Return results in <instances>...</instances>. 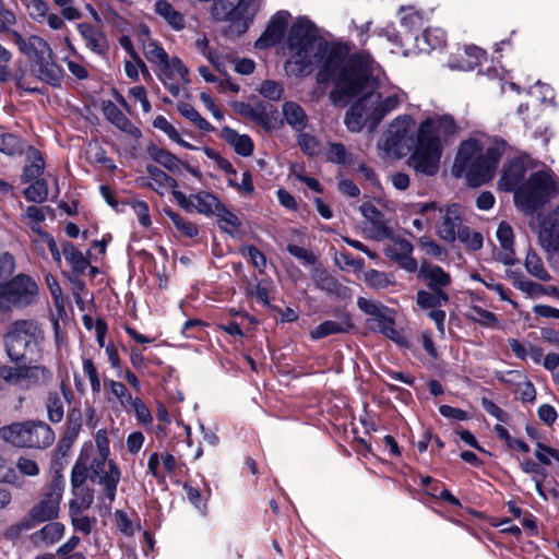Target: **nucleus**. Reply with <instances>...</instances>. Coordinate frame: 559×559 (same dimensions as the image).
I'll return each instance as SVG.
<instances>
[{
  "instance_id": "obj_1",
  "label": "nucleus",
  "mask_w": 559,
  "mask_h": 559,
  "mask_svg": "<svg viewBox=\"0 0 559 559\" xmlns=\"http://www.w3.org/2000/svg\"><path fill=\"white\" fill-rule=\"evenodd\" d=\"M374 61L368 52L349 57L332 50L317 74V83L332 81L335 88L330 99L335 106H346L356 96H361L370 110L371 129L406 102V94L397 86L380 84L374 76Z\"/></svg>"
},
{
  "instance_id": "obj_2",
  "label": "nucleus",
  "mask_w": 559,
  "mask_h": 559,
  "mask_svg": "<svg viewBox=\"0 0 559 559\" xmlns=\"http://www.w3.org/2000/svg\"><path fill=\"white\" fill-rule=\"evenodd\" d=\"M45 332L41 325L32 319L13 321L3 335L4 352L15 366H0V379L21 391H31L49 385L53 372L37 361L43 356Z\"/></svg>"
},
{
  "instance_id": "obj_3",
  "label": "nucleus",
  "mask_w": 559,
  "mask_h": 559,
  "mask_svg": "<svg viewBox=\"0 0 559 559\" xmlns=\"http://www.w3.org/2000/svg\"><path fill=\"white\" fill-rule=\"evenodd\" d=\"M507 147L502 139L469 138L459 147L452 174L464 177L471 187L485 185L493 178Z\"/></svg>"
},
{
  "instance_id": "obj_4",
  "label": "nucleus",
  "mask_w": 559,
  "mask_h": 559,
  "mask_svg": "<svg viewBox=\"0 0 559 559\" xmlns=\"http://www.w3.org/2000/svg\"><path fill=\"white\" fill-rule=\"evenodd\" d=\"M287 48L290 58L286 71L296 78L306 76L312 71V64L322 58V47L317 40L316 28L307 20H298L289 29Z\"/></svg>"
},
{
  "instance_id": "obj_5",
  "label": "nucleus",
  "mask_w": 559,
  "mask_h": 559,
  "mask_svg": "<svg viewBox=\"0 0 559 559\" xmlns=\"http://www.w3.org/2000/svg\"><path fill=\"white\" fill-rule=\"evenodd\" d=\"M559 190V182L550 170L532 174L514 192L515 205L526 214H533Z\"/></svg>"
},
{
  "instance_id": "obj_6",
  "label": "nucleus",
  "mask_w": 559,
  "mask_h": 559,
  "mask_svg": "<svg viewBox=\"0 0 559 559\" xmlns=\"http://www.w3.org/2000/svg\"><path fill=\"white\" fill-rule=\"evenodd\" d=\"M63 490L64 478L57 471L46 490L28 513L15 525V528L19 532L28 531L40 523L56 520L59 516Z\"/></svg>"
},
{
  "instance_id": "obj_7",
  "label": "nucleus",
  "mask_w": 559,
  "mask_h": 559,
  "mask_svg": "<svg viewBox=\"0 0 559 559\" xmlns=\"http://www.w3.org/2000/svg\"><path fill=\"white\" fill-rule=\"evenodd\" d=\"M0 438L19 448L46 449L55 442V432L41 420H24L0 428Z\"/></svg>"
},
{
  "instance_id": "obj_8",
  "label": "nucleus",
  "mask_w": 559,
  "mask_h": 559,
  "mask_svg": "<svg viewBox=\"0 0 559 559\" xmlns=\"http://www.w3.org/2000/svg\"><path fill=\"white\" fill-rule=\"evenodd\" d=\"M258 9L254 0H216L212 14L217 21L229 22L225 29L227 36H240L247 32Z\"/></svg>"
},
{
  "instance_id": "obj_9",
  "label": "nucleus",
  "mask_w": 559,
  "mask_h": 559,
  "mask_svg": "<svg viewBox=\"0 0 559 559\" xmlns=\"http://www.w3.org/2000/svg\"><path fill=\"white\" fill-rule=\"evenodd\" d=\"M416 144L415 121L409 115L393 119L379 141V147L395 157L407 155Z\"/></svg>"
},
{
  "instance_id": "obj_10",
  "label": "nucleus",
  "mask_w": 559,
  "mask_h": 559,
  "mask_svg": "<svg viewBox=\"0 0 559 559\" xmlns=\"http://www.w3.org/2000/svg\"><path fill=\"white\" fill-rule=\"evenodd\" d=\"M37 295L35 281L28 275L19 274L0 285V312L24 309L35 304Z\"/></svg>"
},
{
  "instance_id": "obj_11",
  "label": "nucleus",
  "mask_w": 559,
  "mask_h": 559,
  "mask_svg": "<svg viewBox=\"0 0 559 559\" xmlns=\"http://www.w3.org/2000/svg\"><path fill=\"white\" fill-rule=\"evenodd\" d=\"M437 210L441 214L440 223L437 225L438 236L448 242L455 241L460 229L465 227L462 224V207L457 204H452L447 206L443 211L441 207H438L436 202L418 204V213L420 215H426L429 212Z\"/></svg>"
},
{
  "instance_id": "obj_12",
  "label": "nucleus",
  "mask_w": 559,
  "mask_h": 559,
  "mask_svg": "<svg viewBox=\"0 0 559 559\" xmlns=\"http://www.w3.org/2000/svg\"><path fill=\"white\" fill-rule=\"evenodd\" d=\"M413 150L409 162L414 169L428 176L435 175L439 169L441 144L417 135Z\"/></svg>"
},
{
  "instance_id": "obj_13",
  "label": "nucleus",
  "mask_w": 559,
  "mask_h": 559,
  "mask_svg": "<svg viewBox=\"0 0 559 559\" xmlns=\"http://www.w3.org/2000/svg\"><path fill=\"white\" fill-rule=\"evenodd\" d=\"M173 195L178 205L187 212L197 211L202 215L212 216L223 209V203L209 191L186 195L179 190H174Z\"/></svg>"
},
{
  "instance_id": "obj_14",
  "label": "nucleus",
  "mask_w": 559,
  "mask_h": 559,
  "mask_svg": "<svg viewBox=\"0 0 559 559\" xmlns=\"http://www.w3.org/2000/svg\"><path fill=\"white\" fill-rule=\"evenodd\" d=\"M157 78L173 96L180 93V83H188L189 71L182 61L177 58H168L166 62L155 69Z\"/></svg>"
},
{
  "instance_id": "obj_15",
  "label": "nucleus",
  "mask_w": 559,
  "mask_h": 559,
  "mask_svg": "<svg viewBox=\"0 0 559 559\" xmlns=\"http://www.w3.org/2000/svg\"><path fill=\"white\" fill-rule=\"evenodd\" d=\"M388 239L389 242L384 248L385 257L395 262L401 269L411 273L416 272L418 262L412 255L413 245L405 238L392 237L391 235Z\"/></svg>"
},
{
  "instance_id": "obj_16",
  "label": "nucleus",
  "mask_w": 559,
  "mask_h": 559,
  "mask_svg": "<svg viewBox=\"0 0 559 559\" xmlns=\"http://www.w3.org/2000/svg\"><path fill=\"white\" fill-rule=\"evenodd\" d=\"M456 132V124L452 117L448 115L433 116L426 118L417 130V135L430 139L442 145V138L452 135Z\"/></svg>"
},
{
  "instance_id": "obj_17",
  "label": "nucleus",
  "mask_w": 559,
  "mask_h": 559,
  "mask_svg": "<svg viewBox=\"0 0 559 559\" xmlns=\"http://www.w3.org/2000/svg\"><path fill=\"white\" fill-rule=\"evenodd\" d=\"M538 241L548 258L559 252V205L543 219Z\"/></svg>"
},
{
  "instance_id": "obj_18",
  "label": "nucleus",
  "mask_w": 559,
  "mask_h": 559,
  "mask_svg": "<svg viewBox=\"0 0 559 559\" xmlns=\"http://www.w3.org/2000/svg\"><path fill=\"white\" fill-rule=\"evenodd\" d=\"M12 40L22 53L35 61L52 56V50L48 43L37 35L24 37L20 33L13 32Z\"/></svg>"
},
{
  "instance_id": "obj_19",
  "label": "nucleus",
  "mask_w": 559,
  "mask_h": 559,
  "mask_svg": "<svg viewBox=\"0 0 559 559\" xmlns=\"http://www.w3.org/2000/svg\"><path fill=\"white\" fill-rule=\"evenodd\" d=\"M417 271L418 278L424 281L430 290L447 292L445 288L452 283L451 276L448 272H445L441 266L432 264L426 260L421 261Z\"/></svg>"
},
{
  "instance_id": "obj_20",
  "label": "nucleus",
  "mask_w": 559,
  "mask_h": 559,
  "mask_svg": "<svg viewBox=\"0 0 559 559\" xmlns=\"http://www.w3.org/2000/svg\"><path fill=\"white\" fill-rule=\"evenodd\" d=\"M288 13L285 11L277 12L270 21L266 29L255 41V47L263 49L277 44L287 27Z\"/></svg>"
},
{
  "instance_id": "obj_21",
  "label": "nucleus",
  "mask_w": 559,
  "mask_h": 559,
  "mask_svg": "<svg viewBox=\"0 0 559 559\" xmlns=\"http://www.w3.org/2000/svg\"><path fill=\"white\" fill-rule=\"evenodd\" d=\"M526 168L522 157L514 158L506 164L499 187L503 191H514L521 186L525 177Z\"/></svg>"
},
{
  "instance_id": "obj_22",
  "label": "nucleus",
  "mask_w": 559,
  "mask_h": 559,
  "mask_svg": "<svg viewBox=\"0 0 559 559\" xmlns=\"http://www.w3.org/2000/svg\"><path fill=\"white\" fill-rule=\"evenodd\" d=\"M353 328V322L348 313H341L336 320H326L309 333L311 340H321L329 335L347 333Z\"/></svg>"
},
{
  "instance_id": "obj_23",
  "label": "nucleus",
  "mask_w": 559,
  "mask_h": 559,
  "mask_svg": "<svg viewBox=\"0 0 559 559\" xmlns=\"http://www.w3.org/2000/svg\"><path fill=\"white\" fill-rule=\"evenodd\" d=\"M370 110L368 106L365 104L362 97L352 105L349 110L347 111L344 122L347 129L352 132H359L361 129L367 126L371 129V117Z\"/></svg>"
},
{
  "instance_id": "obj_24",
  "label": "nucleus",
  "mask_w": 559,
  "mask_h": 559,
  "mask_svg": "<svg viewBox=\"0 0 559 559\" xmlns=\"http://www.w3.org/2000/svg\"><path fill=\"white\" fill-rule=\"evenodd\" d=\"M49 523L29 535V540L35 547H49L59 542L66 531L62 523L48 521Z\"/></svg>"
},
{
  "instance_id": "obj_25",
  "label": "nucleus",
  "mask_w": 559,
  "mask_h": 559,
  "mask_svg": "<svg viewBox=\"0 0 559 559\" xmlns=\"http://www.w3.org/2000/svg\"><path fill=\"white\" fill-rule=\"evenodd\" d=\"M80 35L85 41L86 48L97 55H105L108 50V40L105 34L88 23L78 25Z\"/></svg>"
},
{
  "instance_id": "obj_26",
  "label": "nucleus",
  "mask_w": 559,
  "mask_h": 559,
  "mask_svg": "<svg viewBox=\"0 0 559 559\" xmlns=\"http://www.w3.org/2000/svg\"><path fill=\"white\" fill-rule=\"evenodd\" d=\"M359 210L361 215L372 225L377 240L389 238L392 235L383 214L371 202L362 203Z\"/></svg>"
},
{
  "instance_id": "obj_27",
  "label": "nucleus",
  "mask_w": 559,
  "mask_h": 559,
  "mask_svg": "<svg viewBox=\"0 0 559 559\" xmlns=\"http://www.w3.org/2000/svg\"><path fill=\"white\" fill-rule=\"evenodd\" d=\"M32 71L40 81L51 86H59L61 83L63 72L53 62L52 56L35 61Z\"/></svg>"
},
{
  "instance_id": "obj_28",
  "label": "nucleus",
  "mask_w": 559,
  "mask_h": 559,
  "mask_svg": "<svg viewBox=\"0 0 559 559\" xmlns=\"http://www.w3.org/2000/svg\"><path fill=\"white\" fill-rule=\"evenodd\" d=\"M121 473L117 464L108 462V468L97 476H90L91 480L104 486L105 497L109 504L115 500L117 486L120 481Z\"/></svg>"
},
{
  "instance_id": "obj_29",
  "label": "nucleus",
  "mask_w": 559,
  "mask_h": 559,
  "mask_svg": "<svg viewBox=\"0 0 559 559\" xmlns=\"http://www.w3.org/2000/svg\"><path fill=\"white\" fill-rule=\"evenodd\" d=\"M146 173L148 175L150 181L143 182V186L153 189L160 195L164 194V189L170 188L173 191L177 190V180L159 169L157 166L147 165Z\"/></svg>"
},
{
  "instance_id": "obj_30",
  "label": "nucleus",
  "mask_w": 559,
  "mask_h": 559,
  "mask_svg": "<svg viewBox=\"0 0 559 559\" xmlns=\"http://www.w3.org/2000/svg\"><path fill=\"white\" fill-rule=\"evenodd\" d=\"M221 138L234 147L235 152L241 156H250L253 152V142L247 134H239L229 127H224L221 131Z\"/></svg>"
},
{
  "instance_id": "obj_31",
  "label": "nucleus",
  "mask_w": 559,
  "mask_h": 559,
  "mask_svg": "<svg viewBox=\"0 0 559 559\" xmlns=\"http://www.w3.org/2000/svg\"><path fill=\"white\" fill-rule=\"evenodd\" d=\"M284 120L296 131H302L308 126V116L305 109L296 102H285L282 106Z\"/></svg>"
},
{
  "instance_id": "obj_32",
  "label": "nucleus",
  "mask_w": 559,
  "mask_h": 559,
  "mask_svg": "<svg viewBox=\"0 0 559 559\" xmlns=\"http://www.w3.org/2000/svg\"><path fill=\"white\" fill-rule=\"evenodd\" d=\"M26 165L24 166L21 180L23 182H31L38 179L45 168L44 158L38 150L29 146L26 151Z\"/></svg>"
},
{
  "instance_id": "obj_33",
  "label": "nucleus",
  "mask_w": 559,
  "mask_h": 559,
  "mask_svg": "<svg viewBox=\"0 0 559 559\" xmlns=\"http://www.w3.org/2000/svg\"><path fill=\"white\" fill-rule=\"evenodd\" d=\"M103 112L105 117L118 129L129 134L139 133L138 128L126 117V115L111 100L103 103Z\"/></svg>"
},
{
  "instance_id": "obj_34",
  "label": "nucleus",
  "mask_w": 559,
  "mask_h": 559,
  "mask_svg": "<svg viewBox=\"0 0 559 559\" xmlns=\"http://www.w3.org/2000/svg\"><path fill=\"white\" fill-rule=\"evenodd\" d=\"M155 13L167 22L175 31L185 28V16L177 11L169 2L159 0L155 3Z\"/></svg>"
},
{
  "instance_id": "obj_35",
  "label": "nucleus",
  "mask_w": 559,
  "mask_h": 559,
  "mask_svg": "<svg viewBox=\"0 0 559 559\" xmlns=\"http://www.w3.org/2000/svg\"><path fill=\"white\" fill-rule=\"evenodd\" d=\"M450 300L449 294L441 290L420 289L416 294V304L420 309H436L447 305Z\"/></svg>"
},
{
  "instance_id": "obj_36",
  "label": "nucleus",
  "mask_w": 559,
  "mask_h": 559,
  "mask_svg": "<svg viewBox=\"0 0 559 559\" xmlns=\"http://www.w3.org/2000/svg\"><path fill=\"white\" fill-rule=\"evenodd\" d=\"M147 153L155 163L159 164L168 171L173 174L180 171V159L169 151L153 145L147 148Z\"/></svg>"
},
{
  "instance_id": "obj_37",
  "label": "nucleus",
  "mask_w": 559,
  "mask_h": 559,
  "mask_svg": "<svg viewBox=\"0 0 559 559\" xmlns=\"http://www.w3.org/2000/svg\"><path fill=\"white\" fill-rule=\"evenodd\" d=\"M61 249L64 259L71 265L73 272L76 274H83L90 265L88 260L83 255V253L69 241H64L61 245Z\"/></svg>"
},
{
  "instance_id": "obj_38",
  "label": "nucleus",
  "mask_w": 559,
  "mask_h": 559,
  "mask_svg": "<svg viewBox=\"0 0 559 559\" xmlns=\"http://www.w3.org/2000/svg\"><path fill=\"white\" fill-rule=\"evenodd\" d=\"M370 329L372 331L380 332L385 337L397 344H403L405 342L402 333L395 329V317L393 310L380 319V321H378L374 325H370Z\"/></svg>"
},
{
  "instance_id": "obj_39",
  "label": "nucleus",
  "mask_w": 559,
  "mask_h": 559,
  "mask_svg": "<svg viewBox=\"0 0 559 559\" xmlns=\"http://www.w3.org/2000/svg\"><path fill=\"white\" fill-rule=\"evenodd\" d=\"M87 450H92V444L85 445L82 450L78 461L72 467L71 472V487L72 490H78L83 487V484L87 479Z\"/></svg>"
},
{
  "instance_id": "obj_40",
  "label": "nucleus",
  "mask_w": 559,
  "mask_h": 559,
  "mask_svg": "<svg viewBox=\"0 0 559 559\" xmlns=\"http://www.w3.org/2000/svg\"><path fill=\"white\" fill-rule=\"evenodd\" d=\"M142 48L145 58L148 60V62L155 66V69L166 62L169 58L165 49L155 40L150 38L142 39Z\"/></svg>"
},
{
  "instance_id": "obj_41",
  "label": "nucleus",
  "mask_w": 559,
  "mask_h": 559,
  "mask_svg": "<svg viewBox=\"0 0 559 559\" xmlns=\"http://www.w3.org/2000/svg\"><path fill=\"white\" fill-rule=\"evenodd\" d=\"M177 109L182 117L191 121L199 130L204 132L213 130L212 124L204 119L192 105L180 102L177 105Z\"/></svg>"
},
{
  "instance_id": "obj_42",
  "label": "nucleus",
  "mask_w": 559,
  "mask_h": 559,
  "mask_svg": "<svg viewBox=\"0 0 559 559\" xmlns=\"http://www.w3.org/2000/svg\"><path fill=\"white\" fill-rule=\"evenodd\" d=\"M527 273L543 282L551 280L550 274L545 269L542 259L534 251H528L524 261Z\"/></svg>"
},
{
  "instance_id": "obj_43",
  "label": "nucleus",
  "mask_w": 559,
  "mask_h": 559,
  "mask_svg": "<svg viewBox=\"0 0 559 559\" xmlns=\"http://www.w3.org/2000/svg\"><path fill=\"white\" fill-rule=\"evenodd\" d=\"M153 127L164 132L171 141L178 143L185 148L188 150H194L195 147L186 142L180 134L178 133L177 129L164 117V116H157L153 120Z\"/></svg>"
},
{
  "instance_id": "obj_44",
  "label": "nucleus",
  "mask_w": 559,
  "mask_h": 559,
  "mask_svg": "<svg viewBox=\"0 0 559 559\" xmlns=\"http://www.w3.org/2000/svg\"><path fill=\"white\" fill-rule=\"evenodd\" d=\"M365 283L374 289H384L394 284V276L378 270H368L364 274Z\"/></svg>"
},
{
  "instance_id": "obj_45",
  "label": "nucleus",
  "mask_w": 559,
  "mask_h": 559,
  "mask_svg": "<svg viewBox=\"0 0 559 559\" xmlns=\"http://www.w3.org/2000/svg\"><path fill=\"white\" fill-rule=\"evenodd\" d=\"M248 118L258 123L259 126H261L265 130L273 129L276 122L274 111H269L266 106H264L263 104L254 105V108L252 109Z\"/></svg>"
},
{
  "instance_id": "obj_46",
  "label": "nucleus",
  "mask_w": 559,
  "mask_h": 559,
  "mask_svg": "<svg viewBox=\"0 0 559 559\" xmlns=\"http://www.w3.org/2000/svg\"><path fill=\"white\" fill-rule=\"evenodd\" d=\"M105 386L109 389L110 393L119 401L120 405L126 411H130V404L134 401V397L131 396L123 383L115 380H106Z\"/></svg>"
},
{
  "instance_id": "obj_47",
  "label": "nucleus",
  "mask_w": 559,
  "mask_h": 559,
  "mask_svg": "<svg viewBox=\"0 0 559 559\" xmlns=\"http://www.w3.org/2000/svg\"><path fill=\"white\" fill-rule=\"evenodd\" d=\"M214 215L218 217L219 228L224 233H227L229 235H234V233L241 225L240 219L234 213L227 210L224 204L222 211H217V213H215Z\"/></svg>"
},
{
  "instance_id": "obj_48",
  "label": "nucleus",
  "mask_w": 559,
  "mask_h": 559,
  "mask_svg": "<svg viewBox=\"0 0 559 559\" xmlns=\"http://www.w3.org/2000/svg\"><path fill=\"white\" fill-rule=\"evenodd\" d=\"M165 213L177 228V230L180 231L183 236L193 238L198 235L199 229L194 223L185 221L178 213L171 210H166Z\"/></svg>"
},
{
  "instance_id": "obj_49",
  "label": "nucleus",
  "mask_w": 559,
  "mask_h": 559,
  "mask_svg": "<svg viewBox=\"0 0 559 559\" xmlns=\"http://www.w3.org/2000/svg\"><path fill=\"white\" fill-rule=\"evenodd\" d=\"M316 285L328 293L341 296L346 289L342 286L336 278L328 274L326 272H320L314 277Z\"/></svg>"
},
{
  "instance_id": "obj_50",
  "label": "nucleus",
  "mask_w": 559,
  "mask_h": 559,
  "mask_svg": "<svg viewBox=\"0 0 559 559\" xmlns=\"http://www.w3.org/2000/svg\"><path fill=\"white\" fill-rule=\"evenodd\" d=\"M69 514L71 518V524L75 531L85 535L91 534L93 526L96 523V519L84 515L83 511H75L74 507H72V511L69 510Z\"/></svg>"
},
{
  "instance_id": "obj_51",
  "label": "nucleus",
  "mask_w": 559,
  "mask_h": 559,
  "mask_svg": "<svg viewBox=\"0 0 559 559\" xmlns=\"http://www.w3.org/2000/svg\"><path fill=\"white\" fill-rule=\"evenodd\" d=\"M24 195L28 201L41 203L48 197V186L44 179L35 181L24 190Z\"/></svg>"
},
{
  "instance_id": "obj_52",
  "label": "nucleus",
  "mask_w": 559,
  "mask_h": 559,
  "mask_svg": "<svg viewBox=\"0 0 559 559\" xmlns=\"http://www.w3.org/2000/svg\"><path fill=\"white\" fill-rule=\"evenodd\" d=\"M48 419L51 423H60L63 418V403L58 393H49L46 403Z\"/></svg>"
},
{
  "instance_id": "obj_53",
  "label": "nucleus",
  "mask_w": 559,
  "mask_h": 559,
  "mask_svg": "<svg viewBox=\"0 0 559 559\" xmlns=\"http://www.w3.org/2000/svg\"><path fill=\"white\" fill-rule=\"evenodd\" d=\"M73 495L76 499L71 500L69 503V510L72 511V507H74L75 511H84L91 508L94 501L93 491L88 488H80L78 490H72Z\"/></svg>"
},
{
  "instance_id": "obj_54",
  "label": "nucleus",
  "mask_w": 559,
  "mask_h": 559,
  "mask_svg": "<svg viewBox=\"0 0 559 559\" xmlns=\"http://www.w3.org/2000/svg\"><path fill=\"white\" fill-rule=\"evenodd\" d=\"M0 152L13 156L23 152L22 141L12 133L0 134Z\"/></svg>"
},
{
  "instance_id": "obj_55",
  "label": "nucleus",
  "mask_w": 559,
  "mask_h": 559,
  "mask_svg": "<svg viewBox=\"0 0 559 559\" xmlns=\"http://www.w3.org/2000/svg\"><path fill=\"white\" fill-rule=\"evenodd\" d=\"M328 159L335 164L347 165L352 163V154L342 143H330L326 151Z\"/></svg>"
},
{
  "instance_id": "obj_56",
  "label": "nucleus",
  "mask_w": 559,
  "mask_h": 559,
  "mask_svg": "<svg viewBox=\"0 0 559 559\" xmlns=\"http://www.w3.org/2000/svg\"><path fill=\"white\" fill-rule=\"evenodd\" d=\"M468 250L476 251L483 247V236L480 233L472 231L468 227L460 229L456 237Z\"/></svg>"
},
{
  "instance_id": "obj_57",
  "label": "nucleus",
  "mask_w": 559,
  "mask_h": 559,
  "mask_svg": "<svg viewBox=\"0 0 559 559\" xmlns=\"http://www.w3.org/2000/svg\"><path fill=\"white\" fill-rule=\"evenodd\" d=\"M445 32L439 27L427 28L423 35L421 40L431 49H437L445 44Z\"/></svg>"
},
{
  "instance_id": "obj_58",
  "label": "nucleus",
  "mask_w": 559,
  "mask_h": 559,
  "mask_svg": "<svg viewBox=\"0 0 559 559\" xmlns=\"http://www.w3.org/2000/svg\"><path fill=\"white\" fill-rule=\"evenodd\" d=\"M300 150L310 156L318 155L321 151V145L316 136L309 133H300L297 138Z\"/></svg>"
},
{
  "instance_id": "obj_59",
  "label": "nucleus",
  "mask_w": 559,
  "mask_h": 559,
  "mask_svg": "<svg viewBox=\"0 0 559 559\" xmlns=\"http://www.w3.org/2000/svg\"><path fill=\"white\" fill-rule=\"evenodd\" d=\"M260 94L270 100H278L282 98L284 88L283 85L276 81H264L259 87Z\"/></svg>"
},
{
  "instance_id": "obj_60",
  "label": "nucleus",
  "mask_w": 559,
  "mask_h": 559,
  "mask_svg": "<svg viewBox=\"0 0 559 559\" xmlns=\"http://www.w3.org/2000/svg\"><path fill=\"white\" fill-rule=\"evenodd\" d=\"M83 371L87 376L91 388L94 393H99L102 389L100 379L98 377L97 368L93 360L90 358H83L82 361Z\"/></svg>"
},
{
  "instance_id": "obj_61",
  "label": "nucleus",
  "mask_w": 559,
  "mask_h": 559,
  "mask_svg": "<svg viewBox=\"0 0 559 559\" xmlns=\"http://www.w3.org/2000/svg\"><path fill=\"white\" fill-rule=\"evenodd\" d=\"M130 409H133L136 419L142 425H150L153 421L152 414L143 401L139 397H134V401L130 404Z\"/></svg>"
},
{
  "instance_id": "obj_62",
  "label": "nucleus",
  "mask_w": 559,
  "mask_h": 559,
  "mask_svg": "<svg viewBox=\"0 0 559 559\" xmlns=\"http://www.w3.org/2000/svg\"><path fill=\"white\" fill-rule=\"evenodd\" d=\"M420 247L426 251L428 255H431L436 259L443 260L445 255V249L442 248L438 242L428 238L421 237L419 239Z\"/></svg>"
},
{
  "instance_id": "obj_63",
  "label": "nucleus",
  "mask_w": 559,
  "mask_h": 559,
  "mask_svg": "<svg viewBox=\"0 0 559 559\" xmlns=\"http://www.w3.org/2000/svg\"><path fill=\"white\" fill-rule=\"evenodd\" d=\"M496 378L499 382L508 385V386H516L519 388L520 383L525 380L524 374L519 370H509L506 372H497Z\"/></svg>"
},
{
  "instance_id": "obj_64",
  "label": "nucleus",
  "mask_w": 559,
  "mask_h": 559,
  "mask_svg": "<svg viewBox=\"0 0 559 559\" xmlns=\"http://www.w3.org/2000/svg\"><path fill=\"white\" fill-rule=\"evenodd\" d=\"M497 238L500 242L501 249L513 248V230L511 226L504 222L500 223L497 228Z\"/></svg>"
}]
</instances>
